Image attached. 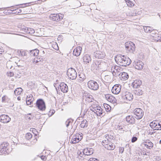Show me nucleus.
Returning a JSON list of instances; mask_svg holds the SVG:
<instances>
[{
  "label": "nucleus",
  "instance_id": "f257e3e1",
  "mask_svg": "<svg viewBox=\"0 0 161 161\" xmlns=\"http://www.w3.org/2000/svg\"><path fill=\"white\" fill-rule=\"evenodd\" d=\"M117 59L118 64L122 66H126L129 65L131 63V61L127 56L119 54L115 58V60Z\"/></svg>",
  "mask_w": 161,
  "mask_h": 161
},
{
  "label": "nucleus",
  "instance_id": "f03ea898",
  "mask_svg": "<svg viewBox=\"0 0 161 161\" xmlns=\"http://www.w3.org/2000/svg\"><path fill=\"white\" fill-rule=\"evenodd\" d=\"M87 86L88 88L92 90L97 91L99 88V85L94 80H91L88 81Z\"/></svg>",
  "mask_w": 161,
  "mask_h": 161
},
{
  "label": "nucleus",
  "instance_id": "7ed1b4c3",
  "mask_svg": "<svg viewBox=\"0 0 161 161\" xmlns=\"http://www.w3.org/2000/svg\"><path fill=\"white\" fill-rule=\"evenodd\" d=\"M102 142L105 148L108 150H113L115 148V145L111 142L107 140H103Z\"/></svg>",
  "mask_w": 161,
  "mask_h": 161
},
{
  "label": "nucleus",
  "instance_id": "20e7f679",
  "mask_svg": "<svg viewBox=\"0 0 161 161\" xmlns=\"http://www.w3.org/2000/svg\"><path fill=\"white\" fill-rule=\"evenodd\" d=\"M36 107L40 110L43 111L45 110L46 106L44 100L42 99H38L36 102Z\"/></svg>",
  "mask_w": 161,
  "mask_h": 161
},
{
  "label": "nucleus",
  "instance_id": "39448f33",
  "mask_svg": "<svg viewBox=\"0 0 161 161\" xmlns=\"http://www.w3.org/2000/svg\"><path fill=\"white\" fill-rule=\"evenodd\" d=\"M64 16L63 14H53L50 15L49 18L51 20L59 22L62 20Z\"/></svg>",
  "mask_w": 161,
  "mask_h": 161
},
{
  "label": "nucleus",
  "instance_id": "423d86ee",
  "mask_svg": "<svg viewBox=\"0 0 161 161\" xmlns=\"http://www.w3.org/2000/svg\"><path fill=\"white\" fill-rule=\"evenodd\" d=\"M67 74L68 77L72 80L75 79L77 76L75 70L72 68L68 69Z\"/></svg>",
  "mask_w": 161,
  "mask_h": 161
},
{
  "label": "nucleus",
  "instance_id": "0eeeda50",
  "mask_svg": "<svg viewBox=\"0 0 161 161\" xmlns=\"http://www.w3.org/2000/svg\"><path fill=\"white\" fill-rule=\"evenodd\" d=\"M122 98L126 101H130L133 99V95L129 92L126 91L122 92L121 95Z\"/></svg>",
  "mask_w": 161,
  "mask_h": 161
},
{
  "label": "nucleus",
  "instance_id": "6e6552de",
  "mask_svg": "<svg viewBox=\"0 0 161 161\" xmlns=\"http://www.w3.org/2000/svg\"><path fill=\"white\" fill-rule=\"evenodd\" d=\"M126 50L131 53H133L135 50V44L131 42H127L125 44Z\"/></svg>",
  "mask_w": 161,
  "mask_h": 161
},
{
  "label": "nucleus",
  "instance_id": "1a4fd4ad",
  "mask_svg": "<svg viewBox=\"0 0 161 161\" xmlns=\"http://www.w3.org/2000/svg\"><path fill=\"white\" fill-rule=\"evenodd\" d=\"M134 114L136 116V118L137 119H141L143 116L144 112L140 108H136L133 111Z\"/></svg>",
  "mask_w": 161,
  "mask_h": 161
},
{
  "label": "nucleus",
  "instance_id": "9d476101",
  "mask_svg": "<svg viewBox=\"0 0 161 161\" xmlns=\"http://www.w3.org/2000/svg\"><path fill=\"white\" fill-rule=\"evenodd\" d=\"M8 143L4 142L0 145V152L3 154H6L9 153L8 146Z\"/></svg>",
  "mask_w": 161,
  "mask_h": 161
},
{
  "label": "nucleus",
  "instance_id": "9b49d317",
  "mask_svg": "<svg viewBox=\"0 0 161 161\" xmlns=\"http://www.w3.org/2000/svg\"><path fill=\"white\" fill-rule=\"evenodd\" d=\"M150 126L152 128H155L157 130H161V122H159L158 121H153L150 123Z\"/></svg>",
  "mask_w": 161,
  "mask_h": 161
},
{
  "label": "nucleus",
  "instance_id": "f8f14e48",
  "mask_svg": "<svg viewBox=\"0 0 161 161\" xmlns=\"http://www.w3.org/2000/svg\"><path fill=\"white\" fill-rule=\"evenodd\" d=\"M104 64H106L101 62V60H95L92 64V67L94 69H97L99 68L102 67Z\"/></svg>",
  "mask_w": 161,
  "mask_h": 161
},
{
  "label": "nucleus",
  "instance_id": "ddd939ff",
  "mask_svg": "<svg viewBox=\"0 0 161 161\" xmlns=\"http://www.w3.org/2000/svg\"><path fill=\"white\" fill-rule=\"evenodd\" d=\"M11 120V118L7 115L3 114L0 116V121L4 123L9 122Z\"/></svg>",
  "mask_w": 161,
  "mask_h": 161
},
{
  "label": "nucleus",
  "instance_id": "4468645a",
  "mask_svg": "<svg viewBox=\"0 0 161 161\" xmlns=\"http://www.w3.org/2000/svg\"><path fill=\"white\" fill-rule=\"evenodd\" d=\"M144 64L143 62L140 60L135 61L133 66L135 68L138 70H141L142 69Z\"/></svg>",
  "mask_w": 161,
  "mask_h": 161
},
{
  "label": "nucleus",
  "instance_id": "2eb2a0df",
  "mask_svg": "<svg viewBox=\"0 0 161 161\" xmlns=\"http://www.w3.org/2000/svg\"><path fill=\"white\" fill-rule=\"evenodd\" d=\"M150 37L153 40L156 42H160L161 40V34L158 33H152L150 35Z\"/></svg>",
  "mask_w": 161,
  "mask_h": 161
},
{
  "label": "nucleus",
  "instance_id": "dca6fc26",
  "mask_svg": "<svg viewBox=\"0 0 161 161\" xmlns=\"http://www.w3.org/2000/svg\"><path fill=\"white\" fill-rule=\"evenodd\" d=\"M121 86L119 85H115L112 88V92L115 94L119 93L121 90Z\"/></svg>",
  "mask_w": 161,
  "mask_h": 161
},
{
  "label": "nucleus",
  "instance_id": "f3484780",
  "mask_svg": "<svg viewBox=\"0 0 161 161\" xmlns=\"http://www.w3.org/2000/svg\"><path fill=\"white\" fill-rule=\"evenodd\" d=\"M105 56V53L100 51H97L94 53V56L98 58H103Z\"/></svg>",
  "mask_w": 161,
  "mask_h": 161
},
{
  "label": "nucleus",
  "instance_id": "a211bd4d",
  "mask_svg": "<svg viewBox=\"0 0 161 161\" xmlns=\"http://www.w3.org/2000/svg\"><path fill=\"white\" fill-rule=\"evenodd\" d=\"M58 87V89L59 88L61 91L64 93H66L68 91V86L64 82H62L60 83Z\"/></svg>",
  "mask_w": 161,
  "mask_h": 161
},
{
  "label": "nucleus",
  "instance_id": "6ab92c4d",
  "mask_svg": "<svg viewBox=\"0 0 161 161\" xmlns=\"http://www.w3.org/2000/svg\"><path fill=\"white\" fill-rule=\"evenodd\" d=\"M91 110L94 112L95 113H96L97 115L103 116L105 114L103 113L102 109L101 107H98L97 109L93 108V109L91 108Z\"/></svg>",
  "mask_w": 161,
  "mask_h": 161
},
{
  "label": "nucleus",
  "instance_id": "aec40b11",
  "mask_svg": "<svg viewBox=\"0 0 161 161\" xmlns=\"http://www.w3.org/2000/svg\"><path fill=\"white\" fill-rule=\"evenodd\" d=\"M82 153H85L86 156H90L93 153V150L91 148H87L83 150Z\"/></svg>",
  "mask_w": 161,
  "mask_h": 161
},
{
  "label": "nucleus",
  "instance_id": "412c9836",
  "mask_svg": "<svg viewBox=\"0 0 161 161\" xmlns=\"http://www.w3.org/2000/svg\"><path fill=\"white\" fill-rule=\"evenodd\" d=\"M126 121L130 124H134L135 123V119L132 115L127 116L125 118Z\"/></svg>",
  "mask_w": 161,
  "mask_h": 161
},
{
  "label": "nucleus",
  "instance_id": "4be33fe9",
  "mask_svg": "<svg viewBox=\"0 0 161 161\" xmlns=\"http://www.w3.org/2000/svg\"><path fill=\"white\" fill-rule=\"evenodd\" d=\"M82 139V137L81 136H73L72 138V140L70 142L71 143L75 144L79 142Z\"/></svg>",
  "mask_w": 161,
  "mask_h": 161
},
{
  "label": "nucleus",
  "instance_id": "5701e85b",
  "mask_svg": "<svg viewBox=\"0 0 161 161\" xmlns=\"http://www.w3.org/2000/svg\"><path fill=\"white\" fill-rule=\"evenodd\" d=\"M105 98L109 102L114 103L115 102V98L111 94H107L105 95Z\"/></svg>",
  "mask_w": 161,
  "mask_h": 161
},
{
  "label": "nucleus",
  "instance_id": "b1692460",
  "mask_svg": "<svg viewBox=\"0 0 161 161\" xmlns=\"http://www.w3.org/2000/svg\"><path fill=\"white\" fill-rule=\"evenodd\" d=\"M121 80H127L129 78V75L128 74L125 72L120 73L119 76Z\"/></svg>",
  "mask_w": 161,
  "mask_h": 161
},
{
  "label": "nucleus",
  "instance_id": "393cba45",
  "mask_svg": "<svg viewBox=\"0 0 161 161\" xmlns=\"http://www.w3.org/2000/svg\"><path fill=\"white\" fill-rule=\"evenodd\" d=\"M142 81L139 80H135L132 83V85L134 88H137L140 86L142 84Z\"/></svg>",
  "mask_w": 161,
  "mask_h": 161
},
{
  "label": "nucleus",
  "instance_id": "a878e982",
  "mask_svg": "<svg viewBox=\"0 0 161 161\" xmlns=\"http://www.w3.org/2000/svg\"><path fill=\"white\" fill-rule=\"evenodd\" d=\"M82 47H78L75 49L73 51V54L76 56H78L80 55L81 52Z\"/></svg>",
  "mask_w": 161,
  "mask_h": 161
},
{
  "label": "nucleus",
  "instance_id": "bb28decb",
  "mask_svg": "<svg viewBox=\"0 0 161 161\" xmlns=\"http://www.w3.org/2000/svg\"><path fill=\"white\" fill-rule=\"evenodd\" d=\"M83 99H85L86 101L88 102H90L92 101V96L90 95H86L84 94L83 96Z\"/></svg>",
  "mask_w": 161,
  "mask_h": 161
},
{
  "label": "nucleus",
  "instance_id": "cd10ccee",
  "mask_svg": "<svg viewBox=\"0 0 161 161\" xmlns=\"http://www.w3.org/2000/svg\"><path fill=\"white\" fill-rule=\"evenodd\" d=\"M144 30L145 32L147 33H150L153 30V29L149 26H144Z\"/></svg>",
  "mask_w": 161,
  "mask_h": 161
},
{
  "label": "nucleus",
  "instance_id": "c85d7f7f",
  "mask_svg": "<svg viewBox=\"0 0 161 161\" xmlns=\"http://www.w3.org/2000/svg\"><path fill=\"white\" fill-rule=\"evenodd\" d=\"M83 60L84 62L87 63L91 61V59L89 55H86L83 57Z\"/></svg>",
  "mask_w": 161,
  "mask_h": 161
},
{
  "label": "nucleus",
  "instance_id": "c756f323",
  "mask_svg": "<svg viewBox=\"0 0 161 161\" xmlns=\"http://www.w3.org/2000/svg\"><path fill=\"white\" fill-rule=\"evenodd\" d=\"M39 51L37 49H35L31 51L30 54L31 56H36L38 55Z\"/></svg>",
  "mask_w": 161,
  "mask_h": 161
},
{
  "label": "nucleus",
  "instance_id": "7c9ffc66",
  "mask_svg": "<svg viewBox=\"0 0 161 161\" xmlns=\"http://www.w3.org/2000/svg\"><path fill=\"white\" fill-rule=\"evenodd\" d=\"M134 93L137 95H141L143 94V91L141 89L138 88H136L134 90Z\"/></svg>",
  "mask_w": 161,
  "mask_h": 161
},
{
  "label": "nucleus",
  "instance_id": "2f4dec72",
  "mask_svg": "<svg viewBox=\"0 0 161 161\" xmlns=\"http://www.w3.org/2000/svg\"><path fill=\"white\" fill-rule=\"evenodd\" d=\"M79 81L80 82H82L86 79V76L83 73H80L79 75Z\"/></svg>",
  "mask_w": 161,
  "mask_h": 161
},
{
  "label": "nucleus",
  "instance_id": "473e14b6",
  "mask_svg": "<svg viewBox=\"0 0 161 161\" xmlns=\"http://www.w3.org/2000/svg\"><path fill=\"white\" fill-rule=\"evenodd\" d=\"M114 138L113 136L111 135L109 136L108 135H105V139L104 140H107L111 142V140H113Z\"/></svg>",
  "mask_w": 161,
  "mask_h": 161
},
{
  "label": "nucleus",
  "instance_id": "72a5a7b5",
  "mask_svg": "<svg viewBox=\"0 0 161 161\" xmlns=\"http://www.w3.org/2000/svg\"><path fill=\"white\" fill-rule=\"evenodd\" d=\"M87 125V122L86 120L85 119L81 122V123L80 125V127L81 128H84L85 127H86Z\"/></svg>",
  "mask_w": 161,
  "mask_h": 161
},
{
  "label": "nucleus",
  "instance_id": "f704fd0d",
  "mask_svg": "<svg viewBox=\"0 0 161 161\" xmlns=\"http://www.w3.org/2000/svg\"><path fill=\"white\" fill-rule=\"evenodd\" d=\"M36 63H38L40 62V64H41L43 62L44 59L42 57L40 56H38L36 58Z\"/></svg>",
  "mask_w": 161,
  "mask_h": 161
},
{
  "label": "nucleus",
  "instance_id": "c9c22d12",
  "mask_svg": "<svg viewBox=\"0 0 161 161\" xmlns=\"http://www.w3.org/2000/svg\"><path fill=\"white\" fill-rule=\"evenodd\" d=\"M22 89L21 88H16L14 91V93L15 95H19L21 94Z\"/></svg>",
  "mask_w": 161,
  "mask_h": 161
},
{
  "label": "nucleus",
  "instance_id": "e433bc0d",
  "mask_svg": "<svg viewBox=\"0 0 161 161\" xmlns=\"http://www.w3.org/2000/svg\"><path fill=\"white\" fill-rule=\"evenodd\" d=\"M20 31H21L22 33H28V28L24 26L23 27L21 28H20Z\"/></svg>",
  "mask_w": 161,
  "mask_h": 161
},
{
  "label": "nucleus",
  "instance_id": "4c0bfd02",
  "mask_svg": "<svg viewBox=\"0 0 161 161\" xmlns=\"http://www.w3.org/2000/svg\"><path fill=\"white\" fill-rule=\"evenodd\" d=\"M145 143H147L148 144L149 146L148 149H150L153 147V144L149 140H147V141L145 142Z\"/></svg>",
  "mask_w": 161,
  "mask_h": 161
},
{
  "label": "nucleus",
  "instance_id": "58836bf2",
  "mask_svg": "<svg viewBox=\"0 0 161 161\" xmlns=\"http://www.w3.org/2000/svg\"><path fill=\"white\" fill-rule=\"evenodd\" d=\"M72 119L67 120L65 122L66 127H68L69 125H72Z\"/></svg>",
  "mask_w": 161,
  "mask_h": 161
},
{
  "label": "nucleus",
  "instance_id": "ea45409f",
  "mask_svg": "<svg viewBox=\"0 0 161 161\" xmlns=\"http://www.w3.org/2000/svg\"><path fill=\"white\" fill-rule=\"evenodd\" d=\"M112 74L114 76H116L118 75L119 76V73L118 71V70H112Z\"/></svg>",
  "mask_w": 161,
  "mask_h": 161
},
{
  "label": "nucleus",
  "instance_id": "a19ab883",
  "mask_svg": "<svg viewBox=\"0 0 161 161\" xmlns=\"http://www.w3.org/2000/svg\"><path fill=\"white\" fill-rule=\"evenodd\" d=\"M32 97L33 96L31 94L27 96L26 101H33V98Z\"/></svg>",
  "mask_w": 161,
  "mask_h": 161
},
{
  "label": "nucleus",
  "instance_id": "79ce46f5",
  "mask_svg": "<svg viewBox=\"0 0 161 161\" xmlns=\"http://www.w3.org/2000/svg\"><path fill=\"white\" fill-rule=\"evenodd\" d=\"M77 154L79 157L83 158H85L86 157L85 153H82V152L80 151H78V152H77Z\"/></svg>",
  "mask_w": 161,
  "mask_h": 161
},
{
  "label": "nucleus",
  "instance_id": "37998d69",
  "mask_svg": "<svg viewBox=\"0 0 161 161\" xmlns=\"http://www.w3.org/2000/svg\"><path fill=\"white\" fill-rule=\"evenodd\" d=\"M126 2L127 5L129 7H131L134 6V4L133 3L130 1L127 0V1H126Z\"/></svg>",
  "mask_w": 161,
  "mask_h": 161
},
{
  "label": "nucleus",
  "instance_id": "c03bdc74",
  "mask_svg": "<svg viewBox=\"0 0 161 161\" xmlns=\"http://www.w3.org/2000/svg\"><path fill=\"white\" fill-rule=\"evenodd\" d=\"M32 135L31 133H27L26 134L25 138L26 139L29 140L32 137Z\"/></svg>",
  "mask_w": 161,
  "mask_h": 161
},
{
  "label": "nucleus",
  "instance_id": "a18cd8bd",
  "mask_svg": "<svg viewBox=\"0 0 161 161\" xmlns=\"http://www.w3.org/2000/svg\"><path fill=\"white\" fill-rule=\"evenodd\" d=\"M28 33L30 34H32L35 33V30L32 28H28Z\"/></svg>",
  "mask_w": 161,
  "mask_h": 161
},
{
  "label": "nucleus",
  "instance_id": "49530a36",
  "mask_svg": "<svg viewBox=\"0 0 161 161\" xmlns=\"http://www.w3.org/2000/svg\"><path fill=\"white\" fill-rule=\"evenodd\" d=\"M93 112H93V111H92V112H91L90 113H88V114H89L88 116V118H89L90 119H93L94 117V115H93L92 114Z\"/></svg>",
  "mask_w": 161,
  "mask_h": 161
},
{
  "label": "nucleus",
  "instance_id": "de8ad7c7",
  "mask_svg": "<svg viewBox=\"0 0 161 161\" xmlns=\"http://www.w3.org/2000/svg\"><path fill=\"white\" fill-rule=\"evenodd\" d=\"M19 53H20V54L22 56H25L26 54V53L25 52V51L21 50L19 51Z\"/></svg>",
  "mask_w": 161,
  "mask_h": 161
},
{
  "label": "nucleus",
  "instance_id": "09e8293b",
  "mask_svg": "<svg viewBox=\"0 0 161 161\" xmlns=\"http://www.w3.org/2000/svg\"><path fill=\"white\" fill-rule=\"evenodd\" d=\"M49 112V115H50V116H51L54 114L55 111L54 110H50Z\"/></svg>",
  "mask_w": 161,
  "mask_h": 161
},
{
  "label": "nucleus",
  "instance_id": "8fccbe9b",
  "mask_svg": "<svg viewBox=\"0 0 161 161\" xmlns=\"http://www.w3.org/2000/svg\"><path fill=\"white\" fill-rule=\"evenodd\" d=\"M124 126H120L118 125L116 127V130H122L124 129Z\"/></svg>",
  "mask_w": 161,
  "mask_h": 161
},
{
  "label": "nucleus",
  "instance_id": "3c124183",
  "mask_svg": "<svg viewBox=\"0 0 161 161\" xmlns=\"http://www.w3.org/2000/svg\"><path fill=\"white\" fill-rule=\"evenodd\" d=\"M137 140V138L135 136H133L131 139V141L132 142H134Z\"/></svg>",
  "mask_w": 161,
  "mask_h": 161
},
{
  "label": "nucleus",
  "instance_id": "603ef678",
  "mask_svg": "<svg viewBox=\"0 0 161 161\" xmlns=\"http://www.w3.org/2000/svg\"><path fill=\"white\" fill-rule=\"evenodd\" d=\"M119 69V67L118 66H112L111 67V71H112V70H113L114 69V70H118V69Z\"/></svg>",
  "mask_w": 161,
  "mask_h": 161
},
{
  "label": "nucleus",
  "instance_id": "864d4df0",
  "mask_svg": "<svg viewBox=\"0 0 161 161\" xmlns=\"http://www.w3.org/2000/svg\"><path fill=\"white\" fill-rule=\"evenodd\" d=\"M7 75L8 76L11 77L13 76L14 75V74L12 72H9L7 73Z\"/></svg>",
  "mask_w": 161,
  "mask_h": 161
},
{
  "label": "nucleus",
  "instance_id": "5fc2aeb1",
  "mask_svg": "<svg viewBox=\"0 0 161 161\" xmlns=\"http://www.w3.org/2000/svg\"><path fill=\"white\" fill-rule=\"evenodd\" d=\"M124 151V148L122 147H120L119 149V153H122Z\"/></svg>",
  "mask_w": 161,
  "mask_h": 161
},
{
  "label": "nucleus",
  "instance_id": "6e6d98bb",
  "mask_svg": "<svg viewBox=\"0 0 161 161\" xmlns=\"http://www.w3.org/2000/svg\"><path fill=\"white\" fill-rule=\"evenodd\" d=\"M105 105H106V107L105 106H104L105 109H107V111H109V107H110V106L109 105H107L106 104Z\"/></svg>",
  "mask_w": 161,
  "mask_h": 161
},
{
  "label": "nucleus",
  "instance_id": "4d7b16f0",
  "mask_svg": "<svg viewBox=\"0 0 161 161\" xmlns=\"http://www.w3.org/2000/svg\"><path fill=\"white\" fill-rule=\"evenodd\" d=\"M30 3H25V4H21L20 5L22 6L21 7H25L26 6H27V5H28Z\"/></svg>",
  "mask_w": 161,
  "mask_h": 161
},
{
  "label": "nucleus",
  "instance_id": "13d9d810",
  "mask_svg": "<svg viewBox=\"0 0 161 161\" xmlns=\"http://www.w3.org/2000/svg\"><path fill=\"white\" fill-rule=\"evenodd\" d=\"M33 101H26V103L27 105H29L32 103Z\"/></svg>",
  "mask_w": 161,
  "mask_h": 161
},
{
  "label": "nucleus",
  "instance_id": "bf43d9fd",
  "mask_svg": "<svg viewBox=\"0 0 161 161\" xmlns=\"http://www.w3.org/2000/svg\"><path fill=\"white\" fill-rule=\"evenodd\" d=\"M6 97L5 96H3L2 98V102H5V100H6Z\"/></svg>",
  "mask_w": 161,
  "mask_h": 161
},
{
  "label": "nucleus",
  "instance_id": "052dcab7",
  "mask_svg": "<svg viewBox=\"0 0 161 161\" xmlns=\"http://www.w3.org/2000/svg\"><path fill=\"white\" fill-rule=\"evenodd\" d=\"M41 159L42 160H44L46 158V156L42 155L40 157Z\"/></svg>",
  "mask_w": 161,
  "mask_h": 161
},
{
  "label": "nucleus",
  "instance_id": "680f3d73",
  "mask_svg": "<svg viewBox=\"0 0 161 161\" xmlns=\"http://www.w3.org/2000/svg\"><path fill=\"white\" fill-rule=\"evenodd\" d=\"M64 23V21H62L61 22H59L58 23L59 25H63Z\"/></svg>",
  "mask_w": 161,
  "mask_h": 161
},
{
  "label": "nucleus",
  "instance_id": "e2e57ef3",
  "mask_svg": "<svg viewBox=\"0 0 161 161\" xmlns=\"http://www.w3.org/2000/svg\"><path fill=\"white\" fill-rule=\"evenodd\" d=\"M95 159V158H90L89 160V161H94Z\"/></svg>",
  "mask_w": 161,
  "mask_h": 161
},
{
  "label": "nucleus",
  "instance_id": "0e129e2a",
  "mask_svg": "<svg viewBox=\"0 0 161 161\" xmlns=\"http://www.w3.org/2000/svg\"><path fill=\"white\" fill-rule=\"evenodd\" d=\"M8 63H7L6 64V65H7V68H10V69H11L12 68V66L10 67V66H8Z\"/></svg>",
  "mask_w": 161,
  "mask_h": 161
},
{
  "label": "nucleus",
  "instance_id": "69168bd1",
  "mask_svg": "<svg viewBox=\"0 0 161 161\" xmlns=\"http://www.w3.org/2000/svg\"><path fill=\"white\" fill-rule=\"evenodd\" d=\"M144 145H145V146L146 147H147L148 148V147H149V146L148 145V144L147 143H144Z\"/></svg>",
  "mask_w": 161,
  "mask_h": 161
},
{
  "label": "nucleus",
  "instance_id": "338daca9",
  "mask_svg": "<svg viewBox=\"0 0 161 161\" xmlns=\"http://www.w3.org/2000/svg\"><path fill=\"white\" fill-rule=\"evenodd\" d=\"M27 119L28 120H31V118L30 117H29V116H27Z\"/></svg>",
  "mask_w": 161,
  "mask_h": 161
},
{
  "label": "nucleus",
  "instance_id": "774afa93",
  "mask_svg": "<svg viewBox=\"0 0 161 161\" xmlns=\"http://www.w3.org/2000/svg\"><path fill=\"white\" fill-rule=\"evenodd\" d=\"M17 99L19 101L20 100H21L20 97H19V96L18 97H17Z\"/></svg>",
  "mask_w": 161,
  "mask_h": 161
}]
</instances>
